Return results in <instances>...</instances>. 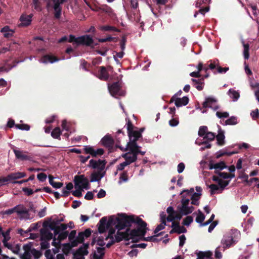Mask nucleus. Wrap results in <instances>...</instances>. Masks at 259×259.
Here are the masks:
<instances>
[{
  "label": "nucleus",
  "instance_id": "f257e3e1",
  "mask_svg": "<svg viewBox=\"0 0 259 259\" xmlns=\"http://www.w3.org/2000/svg\"><path fill=\"white\" fill-rule=\"evenodd\" d=\"M117 224L116 228L119 230H122L125 227H131L132 224L137 225V229L131 230V237H138L145 236L148 229L147 228V224L141 218L135 215H127L125 213L119 214L116 218Z\"/></svg>",
  "mask_w": 259,
  "mask_h": 259
},
{
  "label": "nucleus",
  "instance_id": "f03ea898",
  "mask_svg": "<svg viewBox=\"0 0 259 259\" xmlns=\"http://www.w3.org/2000/svg\"><path fill=\"white\" fill-rule=\"evenodd\" d=\"M24 253L21 255L20 259H39L42 255V253L40 250H38L33 247V243L29 242L23 246Z\"/></svg>",
  "mask_w": 259,
  "mask_h": 259
},
{
  "label": "nucleus",
  "instance_id": "7ed1b4c3",
  "mask_svg": "<svg viewBox=\"0 0 259 259\" xmlns=\"http://www.w3.org/2000/svg\"><path fill=\"white\" fill-rule=\"evenodd\" d=\"M190 199L183 195L181 201V204L177 206V210L181 212V214H184L187 215L191 213L194 210L195 208L193 206H189L190 203Z\"/></svg>",
  "mask_w": 259,
  "mask_h": 259
},
{
  "label": "nucleus",
  "instance_id": "20e7f679",
  "mask_svg": "<svg viewBox=\"0 0 259 259\" xmlns=\"http://www.w3.org/2000/svg\"><path fill=\"white\" fill-rule=\"evenodd\" d=\"M138 140H135L134 141H132L131 142H128L127 143L126 148L124 149V151H126L128 150L131 152V153H134L136 154V156H138L139 154H141L142 155H144L145 154V151H142L140 150L141 147L138 146L137 143V141ZM116 148H120L121 150H123V148L119 146L118 145H116Z\"/></svg>",
  "mask_w": 259,
  "mask_h": 259
},
{
  "label": "nucleus",
  "instance_id": "39448f33",
  "mask_svg": "<svg viewBox=\"0 0 259 259\" xmlns=\"http://www.w3.org/2000/svg\"><path fill=\"white\" fill-rule=\"evenodd\" d=\"M134 127L132 121L130 120H128L127 123V131L129 137V142L138 140L140 138L142 137V135H140V132L134 130Z\"/></svg>",
  "mask_w": 259,
  "mask_h": 259
},
{
  "label": "nucleus",
  "instance_id": "423d86ee",
  "mask_svg": "<svg viewBox=\"0 0 259 259\" xmlns=\"http://www.w3.org/2000/svg\"><path fill=\"white\" fill-rule=\"evenodd\" d=\"M108 89L111 95L114 97L123 96L125 95V92L121 89L119 81L115 82L110 85H109Z\"/></svg>",
  "mask_w": 259,
  "mask_h": 259
},
{
  "label": "nucleus",
  "instance_id": "0eeeda50",
  "mask_svg": "<svg viewBox=\"0 0 259 259\" xmlns=\"http://www.w3.org/2000/svg\"><path fill=\"white\" fill-rule=\"evenodd\" d=\"M106 163V160L99 159L97 161L92 159L90 160L88 166L93 169H98V171H102L105 169Z\"/></svg>",
  "mask_w": 259,
  "mask_h": 259
},
{
  "label": "nucleus",
  "instance_id": "6e6552de",
  "mask_svg": "<svg viewBox=\"0 0 259 259\" xmlns=\"http://www.w3.org/2000/svg\"><path fill=\"white\" fill-rule=\"evenodd\" d=\"M78 46H85L94 48V39L90 35L85 34L78 37Z\"/></svg>",
  "mask_w": 259,
  "mask_h": 259
},
{
  "label": "nucleus",
  "instance_id": "1a4fd4ad",
  "mask_svg": "<svg viewBox=\"0 0 259 259\" xmlns=\"http://www.w3.org/2000/svg\"><path fill=\"white\" fill-rule=\"evenodd\" d=\"M101 143L103 146L108 148L109 152H112L114 151V140L110 135H106L102 138Z\"/></svg>",
  "mask_w": 259,
  "mask_h": 259
},
{
  "label": "nucleus",
  "instance_id": "9d476101",
  "mask_svg": "<svg viewBox=\"0 0 259 259\" xmlns=\"http://www.w3.org/2000/svg\"><path fill=\"white\" fill-rule=\"evenodd\" d=\"M74 183L75 188H76L77 185L81 184V189L84 188L86 190L90 189L88 179L83 175L75 176Z\"/></svg>",
  "mask_w": 259,
  "mask_h": 259
},
{
  "label": "nucleus",
  "instance_id": "9b49d317",
  "mask_svg": "<svg viewBox=\"0 0 259 259\" xmlns=\"http://www.w3.org/2000/svg\"><path fill=\"white\" fill-rule=\"evenodd\" d=\"M14 153L17 159L22 161L28 160L31 161L33 157L31 155L28 154L27 151H21L16 149H13Z\"/></svg>",
  "mask_w": 259,
  "mask_h": 259
},
{
  "label": "nucleus",
  "instance_id": "f8f14e48",
  "mask_svg": "<svg viewBox=\"0 0 259 259\" xmlns=\"http://www.w3.org/2000/svg\"><path fill=\"white\" fill-rule=\"evenodd\" d=\"M83 150L85 153L89 154L93 157H96L97 156H101L103 155L105 152L104 150L102 148L95 150L93 147L90 146H84Z\"/></svg>",
  "mask_w": 259,
  "mask_h": 259
},
{
  "label": "nucleus",
  "instance_id": "ddd939ff",
  "mask_svg": "<svg viewBox=\"0 0 259 259\" xmlns=\"http://www.w3.org/2000/svg\"><path fill=\"white\" fill-rule=\"evenodd\" d=\"M33 14L28 15L23 14L20 18L21 23L19 24L20 27H27L31 24Z\"/></svg>",
  "mask_w": 259,
  "mask_h": 259
},
{
  "label": "nucleus",
  "instance_id": "4468645a",
  "mask_svg": "<svg viewBox=\"0 0 259 259\" xmlns=\"http://www.w3.org/2000/svg\"><path fill=\"white\" fill-rule=\"evenodd\" d=\"M97 76L101 80L107 81L109 78V73L105 66L99 67Z\"/></svg>",
  "mask_w": 259,
  "mask_h": 259
},
{
  "label": "nucleus",
  "instance_id": "2eb2a0df",
  "mask_svg": "<svg viewBox=\"0 0 259 259\" xmlns=\"http://www.w3.org/2000/svg\"><path fill=\"white\" fill-rule=\"evenodd\" d=\"M97 252L99 254L98 255L95 251L91 254V259H103L105 255V247H97L96 248Z\"/></svg>",
  "mask_w": 259,
  "mask_h": 259
},
{
  "label": "nucleus",
  "instance_id": "dca6fc26",
  "mask_svg": "<svg viewBox=\"0 0 259 259\" xmlns=\"http://www.w3.org/2000/svg\"><path fill=\"white\" fill-rule=\"evenodd\" d=\"M122 157L125 159V161L127 162L128 165L136 161L137 159L135 153H131L130 151L129 152L122 154Z\"/></svg>",
  "mask_w": 259,
  "mask_h": 259
},
{
  "label": "nucleus",
  "instance_id": "f3484780",
  "mask_svg": "<svg viewBox=\"0 0 259 259\" xmlns=\"http://www.w3.org/2000/svg\"><path fill=\"white\" fill-rule=\"evenodd\" d=\"M234 242L235 241L231 236H224L221 241L222 244L224 245L223 247L224 249L230 247Z\"/></svg>",
  "mask_w": 259,
  "mask_h": 259
},
{
  "label": "nucleus",
  "instance_id": "a211bd4d",
  "mask_svg": "<svg viewBox=\"0 0 259 259\" xmlns=\"http://www.w3.org/2000/svg\"><path fill=\"white\" fill-rule=\"evenodd\" d=\"M60 59L56 56L47 54L42 56L41 59V62L44 63H48V62L53 63L58 61Z\"/></svg>",
  "mask_w": 259,
  "mask_h": 259
},
{
  "label": "nucleus",
  "instance_id": "6ab92c4d",
  "mask_svg": "<svg viewBox=\"0 0 259 259\" xmlns=\"http://www.w3.org/2000/svg\"><path fill=\"white\" fill-rule=\"evenodd\" d=\"M227 165L224 161H221L220 162L217 163H213L212 162H210L209 163V169H215V170H223L224 168H227Z\"/></svg>",
  "mask_w": 259,
  "mask_h": 259
},
{
  "label": "nucleus",
  "instance_id": "aec40b11",
  "mask_svg": "<svg viewBox=\"0 0 259 259\" xmlns=\"http://www.w3.org/2000/svg\"><path fill=\"white\" fill-rule=\"evenodd\" d=\"M53 238V234L48 230L41 229L40 240L50 241Z\"/></svg>",
  "mask_w": 259,
  "mask_h": 259
},
{
  "label": "nucleus",
  "instance_id": "412c9836",
  "mask_svg": "<svg viewBox=\"0 0 259 259\" xmlns=\"http://www.w3.org/2000/svg\"><path fill=\"white\" fill-rule=\"evenodd\" d=\"M76 246H77V244L75 241H71L70 243H66L63 244L62 250L65 254L67 255L69 253L71 249Z\"/></svg>",
  "mask_w": 259,
  "mask_h": 259
},
{
  "label": "nucleus",
  "instance_id": "4be33fe9",
  "mask_svg": "<svg viewBox=\"0 0 259 259\" xmlns=\"http://www.w3.org/2000/svg\"><path fill=\"white\" fill-rule=\"evenodd\" d=\"M193 82V85L195 87L198 91H202L204 87V78L202 77L199 79H191Z\"/></svg>",
  "mask_w": 259,
  "mask_h": 259
},
{
  "label": "nucleus",
  "instance_id": "5701e85b",
  "mask_svg": "<svg viewBox=\"0 0 259 259\" xmlns=\"http://www.w3.org/2000/svg\"><path fill=\"white\" fill-rule=\"evenodd\" d=\"M217 102V100L214 98L211 97H208L205 98V101L203 103V108H210V106L213 105Z\"/></svg>",
  "mask_w": 259,
  "mask_h": 259
},
{
  "label": "nucleus",
  "instance_id": "b1692460",
  "mask_svg": "<svg viewBox=\"0 0 259 259\" xmlns=\"http://www.w3.org/2000/svg\"><path fill=\"white\" fill-rule=\"evenodd\" d=\"M1 32L3 33L6 38H9L13 35L14 31L10 29L9 26H6L1 29Z\"/></svg>",
  "mask_w": 259,
  "mask_h": 259
},
{
  "label": "nucleus",
  "instance_id": "393cba45",
  "mask_svg": "<svg viewBox=\"0 0 259 259\" xmlns=\"http://www.w3.org/2000/svg\"><path fill=\"white\" fill-rule=\"evenodd\" d=\"M127 228L126 229V231L125 232H121V236H123V239H124L125 240H129L130 238L133 239V242H138V240H136L134 239L135 237H133L132 238L131 237V230L130 229L131 227H126Z\"/></svg>",
  "mask_w": 259,
  "mask_h": 259
},
{
  "label": "nucleus",
  "instance_id": "a878e982",
  "mask_svg": "<svg viewBox=\"0 0 259 259\" xmlns=\"http://www.w3.org/2000/svg\"><path fill=\"white\" fill-rule=\"evenodd\" d=\"M217 140V143L220 146H223L225 144V135L224 132L220 129L218 134L215 137Z\"/></svg>",
  "mask_w": 259,
  "mask_h": 259
},
{
  "label": "nucleus",
  "instance_id": "bb28decb",
  "mask_svg": "<svg viewBox=\"0 0 259 259\" xmlns=\"http://www.w3.org/2000/svg\"><path fill=\"white\" fill-rule=\"evenodd\" d=\"M189 99L188 97L185 96L182 98H178L176 101V106L180 107L182 106H186L189 103Z\"/></svg>",
  "mask_w": 259,
  "mask_h": 259
},
{
  "label": "nucleus",
  "instance_id": "cd10ccee",
  "mask_svg": "<svg viewBox=\"0 0 259 259\" xmlns=\"http://www.w3.org/2000/svg\"><path fill=\"white\" fill-rule=\"evenodd\" d=\"M104 175L101 173V171L93 172L91 175V182L99 181L103 178Z\"/></svg>",
  "mask_w": 259,
  "mask_h": 259
},
{
  "label": "nucleus",
  "instance_id": "c85d7f7f",
  "mask_svg": "<svg viewBox=\"0 0 259 259\" xmlns=\"http://www.w3.org/2000/svg\"><path fill=\"white\" fill-rule=\"evenodd\" d=\"M201 195V193H194L191 197V200H192L191 204L197 206L199 205L200 203L199 200Z\"/></svg>",
  "mask_w": 259,
  "mask_h": 259
},
{
  "label": "nucleus",
  "instance_id": "c756f323",
  "mask_svg": "<svg viewBox=\"0 0 259 259\" xmlns=\"http://www.w3.org/2000/svg\"><path fill=\"white\" fill-rule=\"evenodd\" d=\"M113 221L114 220L111 217L107 221V218L104 217L100 220V225L106 226L107 228H109L112 224Z\"/></svg>",
  "mask_w": 259,
  "mask_h": 259
},
{
  "label": "nucleus",
  "instance_id": "7c9ffc66",
  "mask_svg": "<svg viewBox=\"0 0 259 259\" xmlns=\"http://www.w3.org/2000/svg\"><path fill=\"white\" fill-rule=\"evenodd\" d=\"M15 207L16 212L18 214H27L28 213V210L23 205H18Z\"/></svg>",
  "mask_w": 259,
  "mask_h": 259
},
{
  "label": "nucleus",
  "instance_id": "2f4dec72",
  "mask_svg": "<svg viewBox=\"0 0 259 259\" xmlns=\"http://www.w3.org/2000/svg\"><path fill=\"white\" fill-rule=\"evenodd\" d=\"M26 174L25 172H14L11 173L9 175V178L12 179L13 180L19 179L20 178H24L26 176Z\"/></svg>",
  "mask_w": 259,
  "mask_h": 259
},
{
  "label": "nucleus",
  "instance_id": "473e14b6",
  "mask_svg": "<svg viewBox=\"0 0 259 259\" xmlns=\"http://www.w3.org/2000/svg\"><path fill=\"white\" fill-rule=\"evenodd\" d=\"M99 29L101 31L119 32L120 30L114 26L109 25L101 26Z\"/></svg>",
  "mask_w": 259,
  "mask_h": 259
},
{
  "label": "nucleus",
  "instance_id": "72a5a7b5",
  "mask_svg": "<svg viewBox=\"0 0 259 259\" xmlns=\"http://www.w3.org/2000/svg\"><path fill=\"white\" fill-rule=\"evenodd\" d=\"M230 97L233 99L234 101H236L240 97L239 93L233 89H230L228 92Z\"/></svg>",
  "mask_w": 259,
  "mask_h": 259
},
{
  "label": "nucleus",
  "instance_id": "f704fd0d",
  "mask_svg": "<svg viewBox=\"0 0 259 259\" xmlns=\"http://www.w3.org/2000/svg\"><path fill=\"white\" fill-rule=\"evenodd\" d=\"M61 134V132L59 127H55L51 132V136L54 139H60Z\"/></svg>",
  "mask_w": 259,
  "mask_h": 259
},
{
  "label": "nucleus",
  "instance_id": "c9c22d12",
  "mask_svg": "<svg viewBox=\"0 0 259 259\" xmlns=\"http://www.w3.org/2000/svg\"><path fill=\"white\" fill-rule=\"evenodd\" d=\"M235 153H236V152L234 151L228 152L223 150H220L216 153L215 157L216 158L218 159L224 155L231 156L232 155Z\"/></svg>",
  "mask_w": 259,
  "mask_h": 259
},
{
  "label": "nucleus",
  "instance_id": "e433bc0d",
  "mask_svg": "<svg viewBox=\"0 0 259 259\" xmlns=\"http://www.w3.org/2000/svg\"><path fill=\"white\" fill-rule=\"evenodd\" d=\"M243 47H244V50H243V55L244 58L245 60L248 59L249 57V45L248 44H244V41L242 42Z\"/></svg>",
  "mask_w": 259,
  "mask_h": 259
},
{
  "label": "nucleus",
  "instance_id": "4c0bfd02",
  "mask_svg": "<svg viewBox=\"0 0 259 259\" xmlns=\"http://www.w3.org/2000/svg\"><path fill=\"white\" fill-rule=\"evenodd\" d=\"M208 132V128L206 126H201L199 127L198 131V135L201 137H203Z\"/></svg>",
  "mask_w": 259,
  "mask_h": 259
},
{
  "label": "nucleus",
  "instance_id": "58836bf2",
  "mask_svg": "<svg viewBox=\"0 0 259 259\" xmlns=\"http://www.w3.org/2000/svg\"><path fill=\"white\" fill-rule=\"evenodd\" d=\"M198 213L196 218V222L199 224H202L205 219L204 214L201 212L200 210H198Z\"/></svg>",
  "mask_w": 259,
  "mask_h": 259
},
{
  "label": "nucleus",
  "instance_id": "ea45409f",
  "mask_svg": "<svg viewBox=\"0 0 259 259\" xmlns=\"http://www.w3.org/2000/svg\"><path fill=\"white\" fill-rule=\"evenodd\" d=\"M165 225H166V221L165 219H163L162 221V223L158 225L156 227V228H155V229L154 231V233L157 234L159 231L164 229Z\"/></svg>",
  "mask_w": 259,
  "mask_h": 259
},
{
  "label": "nucleus",
  "instance_id": "a19ab883",
  "mask_svg": "<svg viewBox=\"0 0 259 259\" xmlns=\"http://www.w3.org/2000/svg\"><path fill=\"white\" fill-rule=\"evenodd\" d=\"M84 240V237L83 235V233L81 232H79L78 236L75 239V240H73V241H75L77 244V246L79 243H82L83 242Z\"/></svg>",
  "mask_w": 259,
  "mask_h": 259
},
{
  "label": "nucleus",
  "instance_id": "79ce46f5",
  "mask_svg": "<svg viewBox=\"0 0 259 259\" xmlns=\"http://www.w3.org/2000/svg\"><path fill=\"white\" fill-rule=\"evenodd\" d=\"M99 10H100L102 11L103 12H105L109 15H111L113 12L112 9L110 7H109L107 5H104V6H102L101 7H100L99 8Z\"/></svg>",
  "mask_w": 259,
  "mask_h": 259
},
{
  "label": "nucleus",
  "instance_id": "37998d69",
  "mask_svg": "<svg viewBox=\"0 0 259 259\" xmlns=\"http://www.w3.org/2000/svg\"><path fill=\"white\" fill-rule=\"evenodd\" d=\"M76 254L77 255H81V256L87 255L88 254L87 249H84L82 246H80L76 250Z\"/></svg>",
  "mask_w": 259,
  "mask_h": 259
},
{
  "label": "nucleus",
  "instance_id": "c03bdc74",
  "mask_svg": "<svg viewBox=\"0 0 259 259\" xmlns=\"http://www.w3.org/2000/svg\"><path fill=\"white\" fill-rule=\"evenodd\" d=\"M237 123V118L235 116H231L225 121L226 125H235Z\"/></svg>",
  "mask_w": 259,
  "mask_h": 259
},
{
  "label": "nucleus",
  "instance_id": "a18cd8bd",
  "mask_svg": "<svg viewBox=\"0 0 259 259\" xmlns=\"http://www.w3.org/2000/svg\"><path fill=\"white\" fill-rule=\"evenodd\" d=\"M215 137V135L214 133L208 132L206 133V135L204 137L203 139L211 141L214 139Z\"/></svg>",
  "mask_w": 259,
  "mask_h": 259
},
{
  "label": "nucleus",
  "instance_id": "49530a36",
  "mask_svg": "<svg viewBox=\"0 0 259 259\" xmlns=\"http://www.w3.org/2000/svg\"><path fill=\"white\" fill-rule=\"evenodd\" d=\"M10 232L11 229H9L6 231L2 233L1 235L3 236L4 239L3 240H6V241H8L10 240L11 237H10Z\"/></svg>",
  "mask_w": 259,
  "mask_h": 259
},
{
  "label": "nucleus",
  "instance_id": "de8ad7c7",
  "mask_svg": "<svg viewBox=\"0 0 259 259\" xmlns=\"http://www.w3.org/2000/svg\"><path fill=\"white\" fill-rule=\"evenodd\" d=\"M117 38L116 37H112L109 36L104 38H99L98 41L100 42H105L107 41H116Z\"/></svg>",
  "mask_w": 259,
  "mask_h": 259
},
{
  "label": "nucleus",
  "instance_id": "09e8293b",
  "mask_svg": "<svg viewBox=\"0 0 259 259\" xmlns=\"http://www.w3.org/2000/svg\"><path fill=\"white\" fill-rule=\"evenodd\" d=\"M193 221V218L192 216H187L186 217L183 221V225L185 226H189Z\"/></svg>",
  "mask_w": 259,
  "mask_h": 259
},
{
  "label": "nucleus",
  "instance_id": "8fccbe9b",
  "mask_svg": "<svg viewBox=\"0 0 259 259\" xmlns=\"http://www.w3.org/2000/svg\"><path fill=\"white\" fill-rule=\"evenodd\" d=\"M128 180V175L126 171H123L120 175L119 183L122 182H127Z\"/></svg>",
  "mask_w": 259,
  "mask_h": 259
},
{
  "label": "nucleus",
  "instance_id": "3c124183",
  "mask_svg": "<svg viewBox=\"0 0 259 259\" xmlns=\"http://www.w3.org/2000/svg\"><path fill=\"white\" fill-rule=\"evenodd\" d=\"M68 235V232L67 231H63L59 234L58 237V240L60 241L64 240L66 239Z\"/></svg>",
  "mask_w": 259,
  "mask_h": 259
},
{
  "label": "nucleus",
  "instance_id": "603ef678",
  "mask_svg": "<svg viewBox=\"0 0 259 259\" xmlns=\"http://www.w3.org/2000/svg\"><path fill=\"white\" fill-rule=\"evenodd\" d=\"M33 5L34 8L37 11H41L42 10L41 4L39 0H33Z\"/></svg>",
  "mask_w": 259,
  "mask_h": 259
},
{
  "label": "nucleus",
  "instance_id": "864d4df0",
  "mask_svg": "<svg viewBox=\"0 0 259 259\" xmlns=\"http://www.w3.org/2000/svg\"><path fill=\"white\" fill-rule=\"evenodd\" d=\"M15 127L17 128L25 131H28L30 129L29 125L26 124H17L15 125Z\"/></svg>",
  "mask_w": 259,
  "mask_h": 259
},
{
  "label": "nucleus",
  "instance_id": "5fc2aeb1",
  "mask_svg": "<svg viewBox=\"0 0 259 259\" xmlns=\"http://www.w3.org/2000/svg\"><path fill=\"white\" fill-rule=\"evenodd\" d=\"M250 115L253 120H256L259 118V110L257 108L251 111Z\"/></svg>",
  "mask_w": 259,
  "mask_h": 259
},
{
  "label": "nucleus",
  "instance_id": "6e6d98bb",
  "mask_svg": "<svg viewBox=\"0 0 259 259\" xmlns=\"http://www.w3.org/2000/svg\"><path fill=\"white\" fill-rule=\"evenodd\" d=\"M210 63L208 65L209 68L212 70H214L215 68L217 69L218 64L219 63V61L217 60L216 61H212V60L210 61Z\"/></svg>",
  "mask_w": 259,
  "mask_h": 259
},
{
  "label": "nucleus",
  "instance_id": "4d7b16f0",
  "mask_svg": "<svg viewBox=\"0 0 259 259\" xmlns=\"http://www.w3.org/2000/svg\"><path fill=\"white\" fill-rule=\"evenodd\" d=\"M209 188L210 189V194L211 195H213L215 194V191L219 190L220 186L215 185V184H211L209 186Z\"/></svg>",
  "mask_w": 259,
  "mask_h": 259
},
{
  "label": "nucleus",
  "instance_id": "13d9d810",
  "mask_svg": "<svg viewBox=\"0 0 259 259\" xmlns=\"http://www.w3.org/2000/svg\"><path fill=\"white\" fill-rule=\"evenodd\" d=\"M82 189H81V186H79V189L78 190L72 191V194L73 196L79 198L82 196Z\"/></svg>",
  "mask_w": 259,
  "mask_h": 259
},
{
  "label": "nucleus",
  "instance_id": "bf43d9fd",
  "mask_svg": "<svg viewBox=\"0 0 259 259\" xmlns=\"http://www.w3.org/2000/svg\"><path fill=\"white\" fill-rule=\"evenodd\" d=\"M40 248L41 249H48L50 247V243L48 240H41Z\"/></svg>",
  "mask_w": 259,
  "mask_h": 259
},
{
  "label": "nucleus",
  "instance_id": "052dcab7",
  "mask_svg": "<svg viewBox=\"0 0 259 259\" xmlns=\"http://www.w3.org/2000/svg\"><path fill=\"white\" fill-rule=\"evenodd\" d=\"M229 183V181H223L221 180L220 182L218 183L219 186H220V189L223 190L225 189L226 187H227Z\"/></svg>",
  "mask_w": 259,
  "mask_h": 259
},
{
  "label": "nucleus",
  "instance_id": "680f3d73",
  "mask_svg": "<svg viewBox=\"0 0 259 259\" xmlns=\"http://www.w3.org/2000/svg\"><path fill=\"white\" fill-rule=\"evenodd\" d=\"M176 229V233L180 234L181 233H185L187 232V229L184 227L181 226H178Z\"/></svg>",
  "mask_w": 259,
  "mask_h": 259
},
{
  "label": "nucleus",
  "instance_id": "e2e57ef3",
  "mask_svg": "<svg viewBox=\"0 0 259 259\" xmlns=\"http://www.w3.org/2000/svg\"><path fill=\"white\" fill-rule=\"evenodd\" d=\"M210 1V0H197L195 5L196 7L199 8L201 7L203 4L206 5L209 4Z\"/></svg>",
  "mask_w": 259,
  "mask_h": 259
},
{
  "label": "nucleus",
  "instance_id": "0e129e2a",
  "mask_svg": "<svg viewBox=\"0 0 259 259\" xmlns=\"http://www.w3.org/2000/svg\"><path fill=\"white\" fill-rule=\"evenodd\" d=\"M53 8L55 11L58 10H62V8L60 6L61 3H59V1L53 0Z\"/></svg>",
  "mask_w": 259,
  "mask_h": 259
},
{
  "label": "nucleus",
  "instance_id": "69168bd1",
  "mask_svg": "<svg viewBox=\"0 0 259 259\" xmlns=\"http://www.w3.org/2000/svg\"><path fill=\"white\" fill-rule=\"evenodd\" d=\"M215 174L218 175L220 177L227 179L229 178V174L225 172H220L218 170L214 171Z\"/></svg>",
  "mask_w": 259,
  "mask_h": 259
},
{
  "label": "nucleus",
  "instance_id": "338daca9",
  "mask_svg": "<svg viewBox=\"0 0 259 259\" xmlns=\"http://www.w3.org/2000/svg\"><path fill=\"white\" fill-rule=\"evenodd\" d=\"M76 234V230H72L69 234H68V239L70 242L73 241V240H75V236Z\"/></svg>",
  "mask_w": 259,
  "mask_h": 259
},
{
  "label": "nucleus",
  "instance_id": "774afa93",
  "mask_svg": "<svg viewBox=\"0 0 259 259\" xmlns=\"http://www.w3.org/2000/svg\"><path fill=\"white\" fill-rule=\"evenodd\" d=\"M45 256L47 259H55V256L52 253L50 249H47L45 252Z\"/></svg>",
  "mask_w": 259,
  "mask_h": 259
}]
</instances>
